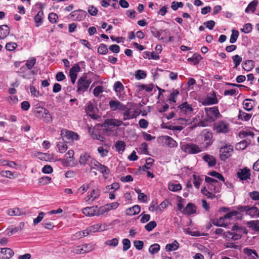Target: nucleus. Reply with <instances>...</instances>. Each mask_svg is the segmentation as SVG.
Instances as JSON below:
<instances>
[{
  "label": "nucleus",
  "instance_id": "obj_1",
  "mask_svg": "<svg viewBox=\"0 0 259 259\" xmlns=\"http://www.w3.org/2000/svg\"><path fill=\"white\" fill-rule=\"evenodd\" d=\"M230 209L229 207H221L219 211L226 213V214L219 218L211 219V223L217 227H227L232 224L233 225V227H238L235 222L237 220H241L242 218V214L238 211H230Z\"/></svg>",
  "mask_w": 259,
  "mask_h": 259
},
{
  "label": "nucleus",
  "instance_id": "obj_2",
  "mask_svg": "<svg viewBox=\"0 0 259 259\" xmlns=\"http://www.w3.org/2000/svg\"><path fill=\"white\" fill-rule=\"evenodd\" d=\"M240 228H232V231H228L227 232H224L222 229L218 228L216 229L215 232L216 234L222 235L224 234L225 237L232 239L233 240H237L241 238V236L237 233V230Z\"/></svg>",
  "mask_w": 259,
  "mask_h": 259
},
{
  "label": "nucleus",
  "instance_id": "obj_3",
  "mask_svg": "<svg viewBox=\"0 0 259 259\" xmlns=\"http://www.w3.org/2000/svg\"><path fill=\"white\" fill-rule=\"evenodd\" d=\"M92 82L90 79H88L87 76L80 77L77 81V92L84 93L87 91L90 84Z\"/></svg>",
  "mask_w": 259,
  "mask_h": 259
},
{
  "label": "nucleus",
  "instance_id": "obj_4",
  "mask_svg": "<svg viewBox=\"0 0 259 259\" xmlns=\"http://www.w3.org/2000/svg\"><path fill=\"white\" fill-rule=\"evenodd\" d=\"M204 110L208 117V120L210 121H214L221 116L217 107H206L204 108Z\"/></svg>",
  "mask_w": 259,
  "mask_h": 259
},
{
  "label": "nucleus",
  "instance_id": "obj_5",
  "mask_svg": "<svg viewBox=\"0 0 259 259\" xmlns=\"http://www.w3.org/2000/svg\"><path fill=\"white\" fill-rule=\"evenodd\" d=\"M87 15V13L86 11L79 9L72 12L69 15L68 17L72 20L80 21L85 19Z\"/></svg>",
  "mask_w": 259,
  "mask_h": 259
},
{
  "label": "nucleus",
  "instance_id": "obj_6",
  "mask_svg": "<svg viewBox=\"0 0 259 259\" xmlns=\"http://www.w3.org/2000/svg\"><path fill=\"white\" fill-rule=\"evenodd\" d=\"M233 152V147L232 145H226L221 147L220 150V155L221 160H226L230 157Z\"/></svg>",
  "mask_w": 259,
  "mask_h": 259
},
{
  "label": "nucleus",
  "instance_id": "obj_7",
  "mask_svg": "<svg viewBox=\"0 0 259 259\" xmlns=\"http://www.w3.org/2000/svg\"><path fill=\"white\" fill-rule=\"evenodd\" d=\"M181 149L189 154H196L201 152L200 148L194 144L182 145Z\"/></svg>",
  "mask_w": 259,
  "mask_h": 259
},
{
  "label": "nucleus",
  "instance_id": "obj_8",
  "mask_svg": "<svg viewBox=\"0 0 259 259\" xmlns=\"http://www.w3.org/2000/svg\"><path fill=\"white\" fill-rule=\"evenodd\" d=\"M193 109L191 106L187 102H184L179 105V115H190L192 114Z\"/></svg>",
  "mask_w": 259,
  "mask_h": 259
},
{
  "label": "nucleus",
  "instance_id": "obj_9",
  "mask_svg": "<svg viewBox=\"0 0 259 259\" xmlns=\"http://www.w3.org/2000/svg\"><path fill=\"white\" fill-rule=\"evenodd\" d=\"M93 249V246L91 244H85L81 246L76 247L73 249V252L77 254H83L89 252Z\"/></svg>",
  "mask_w": 259,
  "mask_h": 259
},
{
  "label": "nucleus",
  "instance_id": "obj_10",
  "mask_svg": "<svg viewBox=\"0 0 259 259\" xmlns=\"http://www.w3.org/2000/svg\"><path fill=\"white\" fill-rule=\"evenodd\" d=\"M90 168L91 169H96L103 174H108L107 171H108V168L106 166L102 165L95 159L94 160Z\"/></svg>",
  "mask_w": 259,
  "mask_h": 259
},
{
  "label": "nucleus",
  "instance_id": "obj_11",
  "mask_svg": "<svg viewBox=\"0 0 259 259\" xmlns=\"http://www.w3.org/2000/svg\"><path fill=\"white\" fill-rule=\"evenodd\" d=\"M0 231V235L10 236L21 232V228H2Z\"/></svg>",
  "mask_w": 259,
  "mask_h": 259
},
{
  "label": "nucleus",
  "instance_id": "obj_12",
  "mask_svg": "<svg viewBox=\"0 0 259 259\" xmlns=\"http://www.w3.org/2000/svg\"><path fill=\"white\" fill-rule=\"evenodd\" d=\"M94 160V159L89 154L84 153L80 156L79 159V163L82 165L84 166L88 165L90 167Z\"/></svg>",
  "mask_w": 259,
  "mask_h": 259
},
{
  "label": "nucleus",
  "instance_id": "obj_13",
  "mask_svg": "<svg viewBox=\"0 0 259 259\" xmlns=\"http://www.w3.org/2000/svg\"><path fill=\"white\" fill-rule=\"evenodd\" d=\"M110 108L112 111L125 110V106L117 100H111L109 103Z\"/></svg>",
  "mask_w": 259,
  "mask_h": 259
},
{
  "label": "nucleus",
  "instance_id": "obj_14",
  "mask_svg": "<svg viewBox=\"0 0 259 259\" xmlns=\"http://www.w3.org/2000/svg\"><path fill=\"white\" fill-rule=\"evenodd\" d=\"M13 255V251L9 248H2L0 249V259H9Z\"/></svg>",
  "mask_w": 259,
  "mask_h": 259
},
{
  "label": "nucleus",
  "instance_id": "obj_15",
  "mask_svg": "<svg viewBox=\"0 0 259 259\" xmlns=\"http://www.w3.org/2000/svg\"><path fill=\"white\" fill-rule=\"evenodd\" d=\"M37 114H39V116H41L45 118L47 122H49L52 121V116L49 111L46 108L38 107L36 110Z\"/></svg>",
  "mask_w": 259,
  "mask_h": 259
},
{
  "label": "nucleus",
  "instance_id": "obj_16",
  "mask_svg": "<svg viewBox=\"0 0 259 259\" xmlns=\"http://www.w3.org/2000/svg\"><path fill=\"white\" fill-rule=\"evenodd\" d=\"M61 136L63 139L67 140H77L78 139V136L76 133L67 130L62 131Z\"/></svg>",
  "mask_w": 259,
  "mask_h": 259
},
{
  "label": "nucleus",
  "instance_id": "obj_17",
  "mask_svg": "<svg viewBox=\"0 0 259 259\" xmlns=\"http://www.w3.org/2000/svg\"><path fill=\"white\" fill-rule=\"evenodd\" d=\"M218 103V100L214 92H212V93H209L204 101V104L207 105L215 104Z\"/></svg>",
  "mask_w": 259,
  "mask_h": 259
},
{
  "label": "nucleus",
  "instance_id": "obj_18",
  "mask_svg": "<svg viewBox=\"0 0 259 259\" xmlns=\"http://www.w3.org/2000/svg\"><path fill=\"white\" fill-rule=\"evenodd\" d=\"M250 176V170L247 167L240 169L237 172V177L241 181L249 179Z\"/></svg>",
  "mask_w": 259,
  "mask_h": 259
},
{
  "label": "nucleus",
  "instance_id": "obj_19",
  "mask_svg": "<svg viewBox=\"0 0 259 259\" xmlns=\"http://www.w3.org/2000/svg\"><path fill=\"white\" fill-rule=\"evenodd\" d=\"M100 195V191L99 189L96 188L93 189L91 192L90 194H89L85 198V201L87 202H93L96 199H98Z\"/></svg>",
  "mask_w": 259,
  "mask_h": 259
},
{
  "label": "nucleus",
  "instance_id": "obj_20",
  "mask_svg": "<svg viewBox=\"0 0 259 259\" xmlns=\"http://www.w3.org/2000/svg\"><path fill=\"white\" fill-rule=\"evenodd\" d=\"M229 124L224 121H220L216 124V130L218 132L226 133L229 131Z\"/></svg>",
  "mask_w": 259,
  "mask_h": 259
},
{
  "label": "nucleus",
  "instance_id": "obj_21",
  "mask_svg": "<svg viewBox=\"0 0 259 259\" xmlns=\"http://www.w3.org/2000/svg\"><path fill=\"white\" fill-rule=\"evenodd\" d=\"M97 206L87 207L83 209L82 213L87 216L97 215Z\"/></svg>",
  "mask_w": 259,
  "mask_h": 259
},
{
  "label": "nucleus",
  "instance_id": "obj_22",
  "mask_svg": "<svg viewBox=\"0 0 259 259\" xmlns=\"http://www.w3.org/2000/svg\"><path fill=\"white\" fill-rule=\"evenodd\" d=\"M6 213L10 216H21L24 214L23 211L18 207L8 209Z\"/></svg>",
  "mask_w": 259,
  "mask_h": 259
},
{
  "label": "nucleus",
  "instance_id": "obj_23",
  "mask_svg": "<svg viewBox=\"0 0 259 259\" xmlns=\"http://www.w3.org/2000/svg\"><path fill=\"white\" fill-rule=\"evenodd\" d=\"M203 140L205 142L206 146H210L211 142V139L212 138V134L211 132L208 131H204L202 135Z\"/></svg>",
  "mask_w": 259,
  "mask_h": 259
},
{
  "label": "nucleus",
  "instance_id": "obj_24",
  "mask_svg": "<svg viewBox=\"0 0 259 259\" xmlns=\"http://www.w3.org/2000/svg\"><path fill=\"white\" fill-rule=\"evenodd\" d=\"M203 159L207 163L209 167H213L216 164V160L212 155L205 154L203 156Z\"/></svg>",
  "mask_w": 259,
  "mask_h": 259
},
{
  "label": "nucleus",
  "instance_id": "obj_25",
  "mask_svg": "<svg viewBox=\"0 0 259 259\" xmlns=\"http://www.w3.org/2000/svg\"><path fill=\"white\" fill-rule=\"evenodd\" d=\"M183 212L188 215L195 213L196 212L195 206L191 203H189L186 207L183 209Z\"/></svg>",
  "mask_w": 259,
  "mask_h": 259
},
{
  "label": "nucleus",
  "instance_id": "obj_26",
  "mask_svg": "<svg viewBox=\"0 0 259 259\" xmlns=\"http://www.w3.org/2000/svg\"><path fill=\"white\" fill-rule=\"evenodd\" d=\"M105 124L115 126H119L122 124L125 125L121 120L113 118L106 119L104 123V124Z\"/></svg>",
  "mask_w": 259,
  "mask_h": 259
},
{
  "label": "nucleus",
  "instance_id": "obj_27",
  "mask_svg": "<svg viewBox=\"0 0 259 259\" xmlns=\"http://www.w3.org/2000/svg\"><path fill=\"white\" fill-rule=\"evenodd\" d=\"M10 33V29L8 25H3L0 26V39L6 37Z\"/></svg>",
  "mask_w": 259,
  "mask_h": 259
},
{
  "label": "nucleus",
  "instance_id": "obj_28",
  "mask_svg": "<svg viewBox=\"0 0 259 259\" xmlns=\"http://www.w3.org/2000/svg\"><path fill=\"white\" fill-rule=\"evenodd\" d=\"M141 208L139 205H136L132 207L126 209V213L129 215H133L139 213L140 212Z\"/></svg>",
  "mask_w": 259,
  "mask_h": 259
},
{
  "label": "nucleus",
  "instance_id": "obj_29",
  "mask_svg": "<svg viewBox=\"0 0 259 259\" xmlns=\"http://www.w3.org/2000/svg\"><path fill=\"white\" fill-rule=\"evenodd\" d=\"M114 90L116 93L117 95L119 97L120 96V95L121 93L124 90V87L121 83V82L117 81H116L113 86Z\"/></svg>",
  "mask_w": 259,
  "mask_h": 259
},
{
  "label": "nucleus",
  "instance_id": "obj_30",
  "mask_svg": "<svg viewBox=\"0 0 259 259\" xmlns=\"http://www.w3.org/2000/svg\"><path fill=\"white\" fill-rule=\"evenodd\" d=\"M246 214L249 215L252 217H259V210L256 207H254V206L250 207L248 206Z\"/></svg>",
  "mask_w": 259,
  "mask_h": 259
},
{
  "label": "nucleus",
  "instance_id": "obj_31",
  "mask_svg": "<svg viewBox=\"0 0 259 259\" xmlns=\"http://www.w3.org/2000/svg\"><path fill=\"white\" fill-rule=\"evenodd\" d=\"M253 101L252 99H245L243 103L244 109L247 111H251L253 108Z\"/></svg>",
  "mask_w": 259,
  "mask_h": 259
},
{
  "label": "nucleus",
  "instance_id": "obj_32",
  "mask_svg": "<svg viewBox=\"0 0 259 259\" xmlns=\"http://www.w3.org/2000/svg\"><path fill=\"white\" fill-rule=\"evenodd\" d=\"M252 114L247 113L242 111L241 110H239L238 118L239 119L243 121H248L251 117Z\"/></svg>",
  "mask_w": 259,
  "mask_h": 259
},
{
  "label": "nucleus",
  "instance_id": "obj_33",
  "mask_svg": "<svg viewBox=\"0 0 259 259\" xmlns=\"http://www.w3.org/2000/svg\"><path fill=\"white\" fill-rule=\"evenodd\" d=\"M193 228H184V231L187 234H189L193 236H200L204 235L203 233H201L198 231H192Z\"/></svg>",
  "mask_w": 259,
  "mask_h": 259
},
{
  "label": "nucleus",
  "instance_id": "obj_34",
  "mask_svg": "<svg viewBox=\"0 0 259 259\" xmlns=\"http://www.w3.org/2000/svg\"><path fill=\"white\" fill-rule=\"evenodd\" d=\"M254 67V62L252 60L245 61L242 64V68L246 71H250Z\"/></svg>",
  "mask_w": 259,
  "mask_h": 259
},
{
  "label": "nucleus",
  "instance_id": "obj_35",
  "mask_svg": "<svg viewBox=\"0 0 259 259\" xmlns=\"http://www.w3.org/2000/svg\"><path fill=\"white\" fill-rule=\"evenodd\" d=\"M44 16V12L42 11H39L37 14L35 16L34 19L36 23V26L38 27L42 24V19Z\"/></svg>",
  "mask_w": 259,
  "mask_h": 259
},
{
  "label": "nucleus",
  "instance_id": "obj_36",
  "mask_svg": "<svg viewBox=\"0 0 259 259\" xmlns=\"http://www.w3.org/2000/svg\"><path fill=\"white\" fill-rule=\"evenodd\" d=\"M257 5V0H253L251 2L247 8L245 10V13H248L249 11H251L252 13L254 12L256 9V7Z\"/></svg>",
  "mask_w": 259,
  "mask_h": 259
},
{
  "label": "nucleus",
  "instance_id": "obj_37",
  "mask_svg": "<svg viewBox=\"0 0 259 259\" xmlns=\"http://www.w3.org/2000/svg\"><path fill=\"white\" fill-rule=\"evenodd\" d=\"M202 59L200 55L194 54L192 57L189 58L187 60L189 62H192L194 65L197 64Z\"/></svg>",
  "mask_w": 259,
  "mask_h": 259
},
{
  "label": "nucleus",
  "instance_id": "obj_38",
  "mask_svg": "<svg viewBox=\"0 0 259 259\" xmlns=\"http://www.w3.org/2000/svg\"><path fill=\"white\" fill-rule=\"evenodd\" d=\"M164 139L165 143L169 147H174L177 146V142L174 140L171 137L168 136H164Z\"/></svg>",
  "mask_w": 259,
  "mask_h": 259
},
{
  "label": "nucleus",
  "instance_id": "obj_39",
  "mask_svg": "<svg viewBox=\"0 0 259 259\" xmlns=\"http://www.w3.org/2000/svg\"><path fill=\"white\" fill-rule=\"evenodd\" d=\"M1 175L3 177H5L10 179L15 178L18 177L16 173L12 172L9 170H3L1 172Z\"/></svg>",
  "mask_w": 259,
  "mask_h": 259
},
{
  "label": "nucleus",
  "instance_id": "obj_40",
  "mask_svg": "<svg viewBox=\"0 0 259 259\" xmlns=\"http://www.w3.org/2000/svg\"><path fill=\"white\" fill-rule=\"evenodd\" d=\"M205 181L206 183H208V189L210 190H212V189L210 188L211 186L214 185V184L219 185V183L217 180L209 177L206 176L205 178Z\"/></svg>",
  "mask_w": 259,
  "mask_h": 259
},
{
  "label": "nucleus",
  "instance_id": "obj_41",
  "mask_svg": "<svg viewBox=\"0 0 259 259\" xmlns=\"http://www.w3.org/2000/svg\"><path fill=\"white\" fill-rule=\"evenodd\" d=\"M249 144L250 142H249L247 140H243L237 143L236 145V148L237 149L243 150L245 149Z\"/></svg>",
  "mask_w": 259,
  "mask_h": 259
},
{
  "label": "nucleus",
  "instance_id": "obj_42",
  "mask_svg": "<svg viewBox=\"0 0 259 259\" xmlns=\"http://www.w3.org/2000/svg\"><path fill=\"white\" fill-rule=\"evenodd\" d=\"M239 34L238 30L233 29L232 30V34L231 35L230 38V42L231 44L235 43L238 37Z\"/></svg>",
  "mask_w": 259,
  "mask_h": 259
},
{
  "label": "nucleus",
  "instance_id": "obj_43",
  "mask_svg": "<svg viewBox=\"0 0 259 259\" xmlns=\"http://www.w3.org/2000/svg\"><path fill=\"white\" fill-rule=\"evenodd\" d=\"M201 191L202 194L206 196L207 198L212 199L215 197V194L209 191L205 187H203Z\"/></svg>",
  "mask_w": 259,
  "mask_h": 259
},
{
  "label": "nucleus",
  "instance_id": "obj_44",
  "mask_svg": "<svg viewBox=\"0 0 259 259\" xmlns=\"http://www.w3.org/2000/svg\"><path fill=\"white\" fill-rule=\"evenodd\" d=\"M193 184L194 185V186L198 189L200 187V186L201 185V183L202 181V179L200 178V176L196 175H193Z\"/></svg>",
  "mask_w": 259,
  "mask_h": 259
},
{
  "label": "nucleus",
  "instance_id": "obj_45",
  "mask_svg": "<svg viewBox=\"0 0 259 259\" xmlns=\"http://www.w3.org/2000/svg\"><path fill=\"white\" fill-rule=\"evenodd\" d=\"M232 60L233 61V63H234V66L233 67L234 68H236L238 65L240 64L241 62L242 59V57H241L238 55H235L234 56H233Z\"/></svg>",
  "mask_w": 259,
  "mask_h": 259
},
{
  "label": "nucleus",
  "instance_id": "obj_46",
  "mask_svg": "<svg viewBox=\"0 0 259 259\" xmlns=\"http://www.w3.org/2000/svg\"><path fill=\"white\" fill-rule=\"evenodd\" d=\"M36 60L34 57H31L26 61L25 65L28 69H31L35 64L36 63Z\"/></svg>",
  "mask_w": 259,
  "mask_h": 259
},
{
  "label": "nucleus",
  "instance_id": "obj_47",
  "mask_svg": "<svg viewBox=\"0 0 259 259\" xmlns=\"http://www.w3.org/2000/svg\"><path fill=\"white\" fill-rule=\"evenodd\" d=\"M177 242L175 240L172 243L167 244L165 246V249L167 251H171L176 250L178 248V245H177Z\"/></svg>",
  "mask_w": 259,
  "mask_h": 259
},
{
  "label": "nucleus",
  "instance_id": "obj_48",
  "mask_svg": "<svg viewBox=\"0 0 259 259\" xmlns=\"http://www.w3.org/2000/svg\"><path fill=\"white\" fill-rule=\"evenodd\" d=\"M58 150L60 153H64L67 149V145L64 142H60L57 144Z\"/></svg>",
  "mask_w": 259,
  "mask_h": 259
},
{
  "label": "nucleus",
  "instance_id": "obj_49",
  "mask_svg": "<svg viewBox=\"0 0 259 259\" xmlns=\"http://www.w3.org/2000/svg\"><path fill=\"white\" fill-rule=\"evenodd\" d=\"M121 110L124 111L123 113V116H124L123 120H128V119H132L134 117V116L131 114L130 109L127 108L126 106H125V110Z\"/></svg>",
  "mask_w": 259,
  "mask_h": 259
},
{
  "label": "nucleus",
  "instance_id": "obj_50",
  "mask_svg": "<svg viewBox=\"0 0 259 259\" xmlns=\"http://www.w3.org/2000/svg\"><path fill=\"white\" fill-rule=\"evenodd\" d=\"M109 210V206H103L100 207V208L97 207V215H103L105 213H106Z\"/></svg>",
  "mask_w": 259,
  "mask_h": 259
},
{
  "label": "nucleus",
  "instance_id": "obj_51",
  "mask_svg": "<svg viewBox=\"0 0 259 259\" xmlns=\"http://www.w3.org/2000/svg\"><path fill=\"white\" fill-rule=\"evenodd\" d=\"M160 249V246L158 244H154L151 245L149 248V251L152 254H155L157 253Z\"/></svg>",
  "mask_w": 259,
  "mask_h": 259
},
{
  "label": "nucleus",
  "instance_id": "obj_52",
  "mask_svg": "<svg viewBox=\"0 0 259 259\" xmlns=\"http://www.w3.org/2000/svg\"><path fill=\"white\" fill-rule=\"evenodd\" d=\"M208 175L218 179L220 181H222L223 182L225 181V178H224L223 176L221 174L215 171L209 172L208 173Z\"/></svg>",
  "mask_w": 259,
  "mask_h": 259
},
{
  "label": "nucleus",
  "instance_id": "obj_53",
  "mask_svg": "<svg viewBox=\"0 0 259 259\" xmlns=\"http://www.w3.org/2000/svg\"><path fill=\"white\" fill-rule=\"evenodd\" d=\"M0 165H7L10 167H14L15 166L17 165V164L14 161H7L1 159L0 160Z\"/></svg>",
  "mask_w": 259,
  "mask_h": 259
},
{
  "label": "nucleus",
  "instance_id": "obj_54",
  "mask_svg": "<svg viewBox=\"0 0 259 259\" xmlns=\"http://www.w3.org/2000/svg\"><path fill=\"white\" fill-rule=\"evenodd\" d=\"M135 77L137 79H144L146 77V73L144 71L138 70L136 72Z\"/></svg>",
  "mask_w": 259,
  "mask_h": 259
},
{
  "label": "nucleus",
  "instance_id": "obj_55",
  "mask_svg": "<svg viewBox=\"0 0 259 259\" xmlns=\"http://www.w3.org/2000/svg\"><path fill=\"white\" fill-rule=\"evenodd\" d=\"M154 160L151 158H148L146 160V164L142 167V169H149L152 165Z\"/></svg>",
  "mask_w": 259,
  "mask_h": 259
},
{
  "label": "nucleus",
  "instance_id": "obj_56",
  "mask_svg": "<svg viewBox=\"0 0 259 259\" xmlns=\"http://www.w3.org/2000/svg\"><path fill=\"white\" fill-rule=\"evenodd\" d=\"M48 19L51 23H56L58 19V16L56 13H51L49 14Z\"/></svg>",
  "mask_w": 259,
  "mask_h": 259
},
{
  "label": "nucleus",
  "instance_id": "obj_57",
  "mask_svg": "<svg viewBox=\"0 0 259 259\" xmlns=\"http://www.w3.org/2000/svg\"><path fill=\"white\" fill-rule=\"evenodd\" d=\"M123 250L126 251L131 247V241L128 239H123L122 240Z\"/></svg>",
  "mask_w": 259,
  "mask_h": 259
},
{
  "label": "nucleus",
  "instance_id": "obj_58",
  "mask_svg": "<svg viewBox=\"0 0 259 259\" xmlns=\"http://www.w3.org/2000/svg\"><path fill=\"white\" fill-rule=\"evenodd\" d=\"M98 52L102 55H105L108 52V49L106 45L104 44L101 45L98 49Z\"/></svg>",
  "mask_w": 259,
  "mask_h": 259
},
{
  "label": "nucleus",
  "instance_id": "obj_59",
  "mask_svg": "<svg viewBox=\"0 0 259 259\" xmlns=\"http://www.w3.org/2000/svg\"><path fill=\"white\" fill-rule=\"evenodd\" d=\"M51 181V178L48 176L41 177L38 180L39 183L43 185L50 183Z\"/></svg>",
  "mask_w": 259,
  "mask_h": 259
},
{
  "label": "nucleus",
  "instance_id": "obj_60",
  "mask_svg": "<svg viewBox=\"0 0 259 259\" xmlns=\"http://www.w3.org/2000/svg\"><path fill=\"white\" fill-rule=\"evenodd\" d=\"M252 25L250 23H246L244 25L243 28L241 29V31L245 33H248L252 30Z\"/></svg>",
  "mask_w": 259,
  "mask_h": 259
},
{
  "label": "nucleus",
  "instance_id": "obj_61",
  "mask_svg": "<svg viewBox=\"0 0 259 259\" xmlns=\"http://www.w3.org/2000/svg\"><path fill=\"white\" fill-rule=\"evenodd\" d=\"M45 214V213L44 212H39L37 217L33 220V225H36L40 223L44 219Z\"/></svg>",
  "mask_w": 259,
  "mask_h": 259
},
{
  "label": "nucleus",
  "instance_id": "obj_62",
  "mask_svg": "<svg viewBox=\"0 0 259 259\" xmlns=\"http://www.w3.org/2000/svg\"><path fill=\"white\" fill-rule=\"evenodd\" d=\"M178 95V91L177 90H175L174 92L170 93L169 97V101L170 103L176 102V99H177Z\"/></svg>",
  "mask_w": 259,
  "mask_h": 259
},
{
  "label": "nucleus",
  "instance_id": "obj_63",
  "mask_svg": "<svg viewBox=\"0 0 259 259\" xmlns=\"http://www.w3.org/2000/svg\"><path fill=\"white\" fill-rule=\"evenodd\" d=\"M125 144L123 141H118L116 144L115 147L117 150L119 151H123L124 150Z\"/></svg>",
  "mask_w": 259,
  "mask_h": 259
},
{
  "label": "nucleus",
  "instance_id": "obj_64",
  "mask_svg": "<svg viewBox=\"0 0 259 259\" xmlns=\"http://www.w3.org/2000/svg\"><path fill=\"white\" fill-rule=\"evenodd\" d=\"M17 46V45L15 42H8L6 45V49L8 51H12L14 50L16 48Z\"/></svg>",
  "mask_w": 259,
  "mask_h": 259
}]
</instances>
